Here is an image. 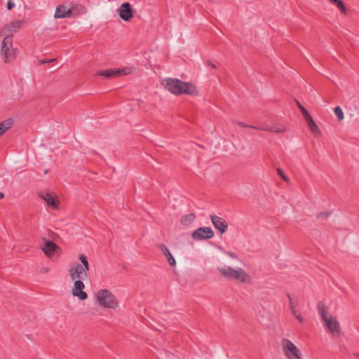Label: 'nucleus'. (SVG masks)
Instances as JSON below:
<instances>
[{
  "label": "nucleus",
  "mask_w": 359,
  "mask_h": 359,
  "mask_svg": "<svg viewBox=\"0 0 359 359\" xmlns=\"http://www.w3.org/2000/svg\"><path fill=\"white\" fill-rule=\"evenodd\" d=\"M165 88L175 95H189L196 96L198 94L197 88L191 82H185L178 79L168 78L162 82Z\"/></svg>",
  "instance_id": "obj_1"
},
{
  "label": "nucleus",
  "mask_w": 359,
  "mask_h": 359,
  "mask_svg": "<svg viewBox=\"0 0 359 359\" xmlns=\"http://www.w3.org/2000/svg\"><path fill=\"white\" fill-rule=\"evenodd\" d=\"M217 270L222 276L229 280H237L242 283H250V276L242 268L234 269L230 266L219 267Z\"/></svg>",
  "instance_id": "obj_2"
},
{
  "label": "nucleus",
  "mask_w": 359,
  "mask_h": 359,
  "mask_svg": "<svg viewBox=\"0 0 359 359\" xmlns=\"http://www.w3.org/2000/svg\"><path fill=\"white\" fill-rule=\"evenodd\" d=\"M318 310L326 327L332 334L334 336H339L341 330L339 323L335 318L327 316L326 307L320 302L318 303Z\"/></svg>",
  "instance_id": "obj_3"
},
{
  "label": "nucleus",
  "mask_w": 359,
  "mask_h": 359,
  "mask_svg": "<svg viewBox=\"0 0 359 359\" xmlns=\"http://www.w3.org/2000/svg\"><path fill=\"white\" fill-rule=\"evenodd\" d=\"M12 35H7L4 38L1 43V53L4 55L6 62L13 61L18 53L17 48H12Z\"/></svg>",
  "instance_id": "obj_4"
},
{
  "label": "nucleus",
  "mask_w": 359,
  "mask_h": 359,
  "mask_svg": "<svg viewBox=\"0 0 359 359\" xmlns=\"http://www.w3.org/2000/svg\"><path fill=\"white\" fill-rule=\"evenodd\" d=\"M97 302L99 304L106 308L115 309L118 306V302L111 294V292L107 290H100L97 294Z\"/></svg>",
  "instance_id": "obj_5"
},
{
  "label": "nucleus",
  "mask_w": 359,
  "mask_h": 359,
  "mask_svg": "<svg viewBox=\"0 0 359 359\" xmlns=\"http://www.w3.org/2000/svg\"><path fill=\"white\" fill-rule=\"evenodd\" d=\"M282 344L283 346L284 353L289 359H292V358L295 359H301L300 351L290 340L283 339L282 340Z\"/></svg>",
  "instance_id": "obj_6"
},
{
  "label": "nucleus",
  "mask_w": 359,
  "mask_h": 359,
  "mask_svg": "<svg viewBox=\"0 0 359 359\" xmlns=\"http://www.w3.org/2000/svg\"><path fill=\"white\" fill-rule=\"evenodd\" d=\"M191 236L195 241L210 239L214 236V231L210 227H199L192 232Z\"/></svg>",
  "instance_id": "obj_7"
},
{
  "label": "nucleus",
  "mask_w": 359,
  "mask_h": 359,
  "mask_svg": "<svg viewBox=\"0 0 359 359\" xmlns=\"http://www.w3.org/2000/svg\"><path fill=\"white\" fill-rule=\"evenodd\" d=\"M119 17L126 22H129L134 17L135 11L129 2H125L118 9Z\"/></svg>",
  "instance_id": "obj_8"
},
{
  "label": "nucleus",
  "mask_w": 359,
  "mask_h": 359,
  "mask_svg": "<svg viewBox=\"0 0 359 359\" xmlns=\"http://www.w3.org/2000/svg\"><path fill=\"white\" fill-rule=\"evenodd\" d=\"M69 273L72 280H83L87 278V272L84 267L79 264H77L74 267H71L69 270Z\"/></svg>",
  "instance_id": "obj_9"
},
{
  "label": "nucleus",
  "mask_w": 359,
  "mask_h": 359,
  "mask_svg": "<svg viewBox=\"0 0 359 359\" xmlns=\"http://www.w3.org/2000/svg\"><path fill=\"white\" fill-rule=\"evenodd\" d=\"M74 286L72 290V294L74 297H77L81 300H85L88 298V294L83 290L85 287L84 283L81 280H74Z\"/></svg>",
  "instance_id": "obj_10"
},
{
  "label": "nucleus",
  "mask_w": 359,
  "mask_h": 359,
  "mask_svg": "<svg viewBox=\"0 0 359 359\" xmlns=\"http://www.w3.org/2000/svg\"><path fill=\"white\" fill-rule=\"evenodd\" d=\"M39 196L43 199L47 205L50 206V208L53 209L57 208V203H59V201L57 199V196H53L52 194L46 192V191H41L39 193Z\"/></svg>",
  "instance_id": "obj_11"
},
{
  "label": "nucleus",
  "mask_w": 359,
  "mask_h": 359,
  "mask_svg": "<svg viewBox=\"0 0 359 359\" xmlns=\"http://www.w3.org/2000/svg\"><path fill=\"white\" fill-rule=\"evenodd\" d=\"M210 219L214 226L221 233H224L226 231L228 223L224 219L217 215H210Z\"/></svg>",
  "instance_id": "obj_12"
},
{
  "label": "nucleus",
  "mask_w": 359,
  "mask_h": 359,
  "mask_svg": "<svg viewBox=\"0 0 359 359\" xmlns=\"http://www.w3.org/2000/svg\"><path fill=\"white\" fill-rule=\"evenodd\" d=\"M58 248L59 247L53 241H46L43 248V251L48 257H50Z\"/></svg>",
  "instance_id": "obj_13"
},
{
  "label": "nucleus",
  "mask_w": 359,
  "mask_h": 359,
  "mask_svg": "<svg viewBox=\"0 0 359 359\" xmlns=\"http://www.w3.org/2000/svg\"><path fill=\"white\" fill-rule=\"evenodd\" d=\"M116 73H118V72L116 71V69H107L97 72L95 76H103L107 79H112L116 78Z\"/></svg>",
  "instance_id": "obj_14"
},
{
  "label": "nucleus",
  "mask_w": 359,
  "mask_h": 359,
  "mask_svg": "<svg viewBox=\"0 0 359 359\" xmlns=\"http://www.w3.org/2000/svg\"><path fill=\"white\" fill-rule=\"evenodd\" d=\"M160 248L161 249L162 252L166 257L170 265H171L172 266H176L175 259L173 257V256L172 255V254L170 253V250L168 249V248L165 245L162 244L160 246Z\"/></svg>",
  "instance_id": "obj_15"
},
{
  "label": "nucleus",
  "mask_w": 359,
  "mask_h": 359,
  "mask_svg": "<svg viewBox=\"0 0 359 359\" xmlns=\"http://www.w3.org/2000/svg\"><path fill=\"white\" fill-rule=\"evenodd\" d=\"M259 130L281 133L285 132V128L280 125H274L266 128H259Z\"/></svg>",
  "instance_id": "obj_16"
},
{
  "label": "nucleus",
  "mask_w": 359,
  "mask_h": 359,
  "mask_svg": "<svg viewBox=\"0 0 359 359\" xmlns=\"http://www.w3.org/2000/svg\"><path fill=\"white\" fill-rule=\"evenodd\" d=\"M196 219V215L194 213L185 215L181 217L180 222L184 226H187L192 223Z\"/></svg>",
  "instance_id": "obj_17"
},
{
  "label": "nucleus",
  "mask_w": 359,
  "mask_h": 359,
  "mask_svg": "<svg viewBox=\"0 0 359 359\" xmlns=\"http://www.w3.org/2000/svg\"><path fill=\"white\" fill-rule=\"evenodd\" d=\"M307 125H308L311 133L315 137H319L320 135V132L319 130V128L313 119L311 120L309 122H307Z\"/></svg>",
  "instance_id": "obj_18"
},
{
  "label": "nucleus",
  "mask_w": 359,
  "mask_h": 359,
  "mask_svg": "<svg viewBox=\"0 0 359 359\" xmlns=\"http://www.w3.org/2000/svg\"><path fill=\"white\" fill-rule=\"evenodd\" d=\"M13 121L9 118L0 123V136L2 135L13 125Z\"/></svg>",
  "instance_id": "obj_19"
},
{
  "label": "nucleus",
  "mask_w": 359,
  "mask_h": 359,
  "mask_svg": "<svg viewBox=\"0 0 359 359\" xmlns=\"http://www.w3.org/2000/svg\"><path fill=\"white\" fill-rule=\"evenodd\" d=\"M65 9L66 6L64 5H59L56 7L55 12L54 14L55 18H65Z\"/></svg>",
  "instance_id": "obj_20"
},
{
  "label": "nucleus",
  "mask_w": 359,
  "mask_h": 359,
  "mask_svg": "<svg viewBox=\"0 0 359 359\" xmlns=\"http://www.w3.org/2000/svg\"><path fill=\"white\" fill-rule=\"evenodd\" d=\"M332 4L335 5L343 14L347 13V8L341 0H329Z\"/></svg>",
  "instance_id": "obj_21"
},
{
  "label": "nucleus",
  "mask_w": 359,
  "mask_h": 359,
  "mask_svg": "<svg viewBox=\"0 0 359 359\" xmlns=\"http://www.w3.org/2000/svg\"><path fill=\"white\" fill-rule=\"evenodd\" d=\"M134 70V68L133 67H125L123 69H116V71L118 72L116 73V77H119L122 75H128L131 74Z\"/></svg>",
  "instance_id": "obj_22"
},
{
  "label": "nucleus",
  "mask_w": 359,
  "mask_h": 359,
  "mask_svg": "<svg viewBox=\"0 0 359 359\" xmlns=\"http://www.w3.org/2000/svg\"><path fill=\"white\" fill-rule=\"evenodd\" d=\"M79 259L81 262L83 264L81 266L84 267L86 271L87 272L88 271H89V264L86 256L83 254H81L79 257Z\"/></svg>",
  "instance_id": "obj_23"
},
{
  "label": "nucleus",
  "mask_w": 359,
  "mask_h": 359,
  "mask_svg": "<svg viewBox=\"0 0 359 359\" xmlns=\"http://www.w3.org/2000/svg\"><path fill=\"white\" fill-rule=\"evenodd\" d=\"M334 112L339 121H341L344 118V113L339 106L335 107Z\"/></svg>",
  "instance_id": "obj_24"
},
{
  "label": "nucleus",
  "mask_w": 359,
  "mask_h": 359,
  "mask_svg": "<svg viewBox=\"0 0 359 359\" xmlns=\"http://www.w3.org/2000/svg\"><path fill=\"white\" fill-rule=\"evenodd\" d=\"M277 171V173L278 174V175L285 181V182H288L289 181V178L283 173V171L280 169V168H277L276 170Z\"/></svg>",
  "instance_id": "obj_25"
},
{
  "label": "nucleus",
  "mask_w": 359,
  "mask_h": 359,
  "mask_svg": "<svg viewBox=\"0 0 359 359\" xmlns=\"http://www.w3.org/2000/svg\"><path fill=\"white\" fill-rule=\"evenodd\" d=\"M22 23L23 22L22 20H16L11 23V27L14 29H19L20 27H21Z\"/></svg>",
  "instance_id": "obj_26"
},
{
  "label": "nucleus",
  "mask_w": 359,
  "mask_h": 359,
  "mask_svg": "<svg viewBox=\"0 0 359 359\" xmlns=\"http://www.w3.org/2000/svg\"><path fill=\"white\" fill-rule=\"evenodd\" d=\"M73 11H74V8L72 7L70 8H67L65 9V18H71L73 16Z\"/></svg>",
  "instance_id": "obj_27"
},
{
  "label": "nucleus",
  "mask_w": 359,
  "mask_h": 359,
  "mask_svg": "<svg viewBox=\"0 0 359 359\" xmlns=\"http://www.w3.org/2000/svg\"><path fill=\"white\" fill-rule=\"evenodd\" d=\"M235 123L237 125H238L239 126H241V127L251 128H255V129H258L259 130V128H257V127L250 126V125H248V124H245V123H243V122H241V121H238V122H235Z\"/></svg>",
  "instance_id": "obj_28"
},
{
  "label": "nucleus",
  "mask_w": 359,
  "mask_h": 359,
  "mask_svg": "<svg viewBox=\"0 0 359 359\" xmlns=\"http://www.w3.org/2000/svg\"><path fill=\"white\" fill-rule=\"evenodd\" d=\"M304 117V119L306 121V122H309L311 120L313 119V118L311 116V115L309 114V112L306 111H305L304 113H302Z\"/></svg>",
  "instance_id": "obj_29"
},
{
  "label": "nucleus",
  "mask_w": 359,
  "mask_h": 359,
  "mask_svg": "<svg viewBox=\"0 0 359 359\" xmlns=\"http://www.w3.org/2000/svg\"><path fill=\"white\" fill-rule=\"evenodd\" d=\"M304 117V119L306 121V122H309L311 120L313 119V118L311 116V115L309 114V112L306 111H305L304 113H302Z\"/></svg>",
  "instance_id": "obj_30"
},
{
  "label": "nucleus",
  "mask_w": 359,
  "mask_h": 359,
  "mask_svg": "<svg viewBox=\"0 0 359 359\" xmlns=\"http://www.w3.org/2000/svg\"><path fill=\"white\" fill-rule=\"evenodd\" d=\"M304 117V119L306 121V122H309L311 120L313 119V118L311 116V115L309 114V112L306 111H305L304 113H302Z\"/></svg>",
  "instance_id": "obj_31"
},
{
  "label": "nucleus",
  "mask_w": 359,
  "mask_h": 359,
  "mask_svg": "<svg viewBox=\"0 0 359 359\" xmlns=\"http://www.w3.org/2000/svg\"><path fill=\"white\" fill-rule=\"evenodd\" d=\"M330 215V212H321L316 215V217L317 218H321V217L327 218V217H329Z\"/></svg>",
  "instance_id": "obj_32"
},
{
  "label": "nucleus",
  "mask_w": 359,
  "mask_h": 359,
  "mask_svg": "<svg viewBox=\"0 0 359 359\" xmlns=\"http://www.w3.org/2000/svg\"><path fill=\"white\" fill-rule=\"evenodd\" d=\"M287 297L289 299V303H290V309L292 310V309H295V306L294 304L293 299H292V297L290 296V294L289 293L287 294Z\"/></svg>",
  "instance_id": "obj_33"
},
{
  "label": "nucleus",
  "mask_w": 359,
  "mask_h": 359,
  "mask_svg": "<svg viewBox=\"0 0 359 359\" xmlns=\"http://www.w3.org/2000/svg\"><path fill=\"white\" fill-rule=\"evenodd\" d=\"M15 7V4L12 0H8L7 3V9L8 11L12 10Z\"/></svg>",
  "instance_id": "obj_34"
},
{
  "label": "nucleus",
  "mask_w": 359,
  "mask_h": 359,
  "mask_svg": "<svg viewBox=\"0 0 359 359\" xmlns=\"http://www.w3.org/2000/svg\"><path fill=\"white\" fill-rule=\"evenodd\" d=\"M295 102H296L298 108L300 109L302 114L304 113L305 111H306V108L303 105H302L298 100H295Z\"/></svg>",
  "instance_id": "obj_35"
},
{
  "label": "nucleus",
  "mask_w": 359,
  "mask_h": 359,
  "mask_svg": "<svg viewBox=\"0 0 359 359\" xmlns=\"http://www.w3.org/2000/svg\"><path fill=\"white\" fill-rule=\"evenodd\" d=\"M55 59H51V60H39V65L45 64V63H49L55 61Z\"/></svg>",
  "instance_id": "obj_36"
},
{
  "label": "nucleus",
  "mask_w": 359,
  "mask_h": 359,
  "mask_svg": "<svg viewBox=\"0 0 359 359\" xmlns=\"http://www.w3.org/2000/svg\"><path fill=\"white\" fill-rule=\"evenodd\" d=\"M226 254L229 256L230 257L233 258V259H237V255L236 254H235L234 252H226Z\"/></svg>",
  "instance_id": "obj_37"
},
{
  "label": "nucleus",
  "mask_w": 359,
  "mask_h": 359,
  "mask_svg": "<svg viewBox=\"0 0 359 359\" xmlns=\"http://www.w3.org/2000/svg\"><path fill=\"white\" fill-rule=\"evenodd\" d=\"M205 65L208 67H211L212 69H216V65L212 64L211 61L207 60Z\"/></svg>",
  "instance_id": "obj_38"
},
{
  "label": "nucleus",
  "mask_w": 359,
  "mask_h": 359,
  "mask_svg": "<svg viewBox=\"0 0 359 359\" xmlns=\"http://www.w3.org/2000/svg\"><path fill=\"white\" fill-rule=\"evenodd\" d=\"M291 311H292V315H293L295 318L298 316V314H300V313H299V312H298L295 309H292Z\"/></svg>",
  "instance_id": "obj_39"
},
{
  "label": "nucleus",
  "mask_w": 359,
  "mask_h": 359,
  "mask_svg": "<svg viewBox=\"0 0 359 359\" xmlns=\"http://www.w3.org/2000/svg\"><path fill=\"white\" fill-rule=\"evenodd\" d=\"M296 318L299 320V323H302L304 322V318H302L301 314H298Z\"/></svg>",
  "instance_id": "obj_40"
},
{
  "label": "nucleus",
  "mask_w": 359,
  "mask_h": 359,
  "mask_svg": "<svg viewBox=\"0 0 359 359\" xmlns=\"http://www.w3.org/2000/svg\"><path fill=\"white\" fill-rule=\"evenodd\" d=\"M4 198V194L2 192H0V198Z\"/></svg>",
  "instance_id": "obj_41"
},
{
  "label": "nucleus",
  "mask_w": 359,
  "mask_h": 359,
  "mask_svg": "<svg viewBox=\"0 0 359 359\" xmlns=\"http://www.w3.org/2000/svg\"><path fill=\"white\" fill-rule=\"evenodd\" d=\"M354 355L356 357V358H359V353H355Z\"/></svg>",
  "instance_id": "obj_42"
}]
</instances>
